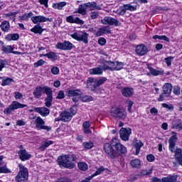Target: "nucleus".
<instances>
[{"label":"nucleus","mask_w":182,"mask_h":182,"mask_svg":"<svg viewBox=\"0 0 182 182\" xmlns=\"http://www.w3.org/2000/svg\"><path fill=\"white\" fill-rule=\"evenodd\" d=\"M0 28L3 32H8L9 29H11V25L9 24V22L8 21H4L1 25Z\"/></svg>","instance_id":"c756f323"},{"label":"nucleus","mask_w":182,"mask_h":182,"mask_svg":"<svg viewBox=\"0 0 182 182\" xmlns=\"http://www.w3.org/2000/svg\"><path fill=\"white\" fill-rule=\"evenodd\" d=\"M59 68L58 67H53L51 68V73L53 75H59Z\"/></svg>","instance_id":"338daca9"},{"label":"nucleus","mask_w":182,"mask_h":182,"mask_svg":"<svg viewBox=\"0 0 182 182\" xmlns=\"http://www.w3.org/2000/svg\"><path fill=\"white\" fill-rule=\"evenodd\" d=\"M172 129H176V130H182V121L181 119H177L176 123L173 125Z\"/></svg>","instance_id":"37998d69"},{"label":"nucleus","mask_w":182,"mask_h":182,"mask_svg":"<svg viewBox=\"0 0 182 182\" xmlns=\"http://www.w3.org/2000/svg\"><path fill=\"white\" fill-rule=\"evenodd\" d=\"M171 134H173V136H171L169 138L168 149L171 153L175 154H174L175 160L176 161H177L178 164H179V166H182V149L178 148L176 149V143H177V140H178L177 133L172 132Z\"/></svg>","instance_id":"f03ea898"},{"label":"nucleus","mask_w":182,"mask_h":182,"mask_svg":"<svg viewBox=\"0 0 182 182\" xmlns=\"http://www.w3.org/2000/svg\"><path fill=\"white\" fill-rule=\"evenodd\" d=\"M87 7H86V5L83 4L78 6L77 10L74 11V14H80V15L85 16L86 14H87Z\"/></svg>","instance_id":"4be33fe9"},{"label":"nucleus","mask_w":182,"mask_h":182,"mask_svg":"<svg viewBox=\"0 0 182 182\" xmlns=\"http://www.w3.org/2000/svg\"><path fill=\"white\" fill-rule=\"evenodd\" d=\"M173 59H174V57H173V56H169L168 58H164V60L168 67L171 66V62H172Z\"/></svg>","instance_id":"6e6d98bb"},{"label":"nucleus","mask_w":182,"mask_h":182,"mask_svg":"<svg viewBox=\"0 0 182 182\" xmlns=\"http://www.w3.org/2000/svg\"><path fill=\"white\" fill-rule=\"evenodd\" d=\"M153 173V169H149V170H142L141 171V176H150Z\"/></svg>","instance_id":"13d9d810"},{"label":"nucleus","mask_w":182,"mask_h":182,"mask_svg":"<svg viewBox=\"0 0 182 182\" xmlns=\"http://www.w3.org/2000/svg\"><path fill=\"white\" fill-rule=\"evenodd\" d=\"M101 23L103 25H109L110 26H120L122 25V23L119 20L110 16H105L101 20Z\"/></svg>","instance_id":"9d476101"},{"label":"nucleus","mask_w":182,"mask_h":182,"mask_svg":"<svg viewBox=\"0 0 182 182\" xmlns=\"http://www.w3.org/2000/svg\"><path fill=\"white\" fill-rule=\"evenodd\" d=\"M46 62L42 59L38 60L34 63V68H39V66H43Z\"/></svg>","instance_id":"5fc2aeb1"},{"label":"nucleus","mask_w":182,"mask_h":182,"mask_svg":"<svg viewBox=\"0 0 182 182\" xmlns=\"http://www.w3.org/2000/svg\"><path fill=\"white\" fill-rule=\"evenodd\" d=\"M107 80V78L103 77L102 78L95 80V82L100 86V85H104V83Z\"/></svg>","instance_id":"052dcab7"},{"label":"nucleus","mask_w":182,"mask_h":182,"mask_svg":"<svg viewBox=\"0 0 182 182\" xmlns=\"http://www.w3.org/2000/svg\"><path fill=\"white\" fill-rule=\"evenodd\" d=\"M134 146L136 149L135 156H139L140 149H141L142 146H144V144L141 141L136 140L134 142Z\"/></svg>","instance_id":"cd10ccee"},{"label":"nucleus","mask_w":182,"mask_h":182,"mask_svg":"<svg viewBox=\"0 0 182 182\" xmlns=\"http://www.w3.org/2000/svg\"><path fill=\"white\" fill-rule=\"evenodd\" d=\"M61 122H70L72 120L73 115L68 111H64L60 115Z\"/></svg>","instance_id":"aec40b11"},{"label":"nucleus","mask_w":182,"mask_h":182,"mask_svg":"<svg viewBox=\"0 0 182 182\" xmlns=\"http://www.w3.org/2000/svg\"><path fill=\"white\" fill-rule=\"evenodd\" d=\"M115 65L116 66L114 68V70H121V69H123V63L115 61Z\"/></svg>","instance_id":"3c124183"},{"label":"nucleus","mask_w":182,"mask_h":182,"mask_svg":"<svg viewBox=\"0 0 182 182\" xmlns=\"http://www.w3.org/2000/svg\"><path fill=\"white\" fill-rule=\"evenodd\" d=\"M105 170H106V168H105V167L101 166L99 168L97 169V171H95V173L91 176H93V177H95V176H99V174H102V173H103V171H105Z\"/></svg>","instance_id":"603ef678"},{"label":"nucleus","mask_w":182,"mask_h":182,"mask_svg":"<svg viewBox=\"0 0 182 182\" xmlns=\"http://www.w3.org/2000/svg\"><path fill=\"white\" fill-rule=\"evenodd\" d=\"M135 52L138 56H144L149 52V48L144 44H139L136 46Z\"/></svg>","instance_id":"2eb2a0df"},{"label":"nucleus","mask_w":182,"mask_h":182,"mask_svg":"<svg viewBox=\"0 0 182 182\" xmlns=\"http://www.w3.org/2000/svg\"><path fill=\"white\" fill-rule=\"evenodd\" d=\"M130 164L133 168H140L141 162L139 159H134L131 161Z\"/></svg>","instance_id":"a19ab883"},{"label":"nucleus","mask_w":182,"mask_h":182,"mask_svg":"<svg viewBox=\"0 0 182 182\" xmlns=\"http://www.w3.org/2000/svg\"><path fill=\"white\" fill-rule=\"evenodd\" d=\"M113 63L114 62L112 61L104 60L102 65V69H104V70H114Z\"/></svg>","instance_id":"412c9836"},{"label":"nucleus","mask_w":182,"mask_h":182,"mask_svg":"<svg viewBox=\"0 0 182 182\" xmlns=\"http://www.w3.org/2000/svg\"><path fill=\"white\" fill-rule=\"evenodd\" d=\"M34 110L36 113H39L41 116H43V117H46V116H49V113H50V110L45 107H35Z\"/></svg>","instance_id":"a211bd4d"},{"label":"nucleus","mask_w":182,"mask_h":182,"mask_svg":"<svg viewBox=\"0 0 182 182\" xmlns=\"http://www.w3.org/2000/svg\"><path fill=\"white\" fill-rule=\"evenodd\" d=\"M171 95L168 94L167 92H162V93L159 95V97L158 98V102H163L166 100V99H168Z\"/></svg>","instance_id":"ea45409f"},{"label":"nucleus","mask_w":182,"mask_h":182,"mask_svg":"<svg viewBox=\"0 0 182 182\" xmlns=\"http://www.w3.org/2000/svg\"><path fill=\"white\" fill-rule=\"evenodd\" d=\"M82 146L85 149L90 150V149H92L94 144L92 141H85L82 143Z\"/></svg>","instance_id":"09e8293b"},{"label":"nucleus","mask_w":182,"mask_h":182,"mask_svg":"<svg viewBox=\"0 0 182 182\" xmlns=\"http://www.w3.org/2000/svg\"><path fill=\"white\" fill-rule=\"evenodd\" d=\"M174 95H176V96H178L180 95V87L176 85L173 87V90Z\"/></svg>","instance_id":"774afa93"},{"label":"nucleus","mask_w":182,"mask_h":182,"mask_svg":"<svg viewBox=\"0 0 182 182\" xmlns=\"http://www.w3.org/2000/svg\"><path fill=\"white\" fill-rule=\"evenodd\" d=\"M5 39L9 42H11V41H18L19 39V34L18 33L8 34L6 36Z\"/></svg>","instance_id":"72a5a7b5"},{"label":"nucleus","mask_w":182,"mask_h":182,"mask_svg":"<svg viewBox=\"0 0 182 182\" xmlns=\"http://www.w3.org/2000/svg\"><path fill=\"white\" fill-rule=\"evenodd\" d=\"M90 19H97L99 18V11H92L90 13Z\"/></svg>","instance_id":"864d4df0"},{"label":"nucleus","mask_w":182,"mask_h":182,"mask_svg":"<svg viewBox=\"0 0 182 182\" xmlns=\"http://www.w3.org/2000/svg\"><path fill=\"white\" fill-rule=\"evenodd\" d=\"M85 4V6L87 7V9L88 8H95V6H96V2L95 1L86 3Z\"/></svg>","instance_id":"0e129e2a"},{"label":"nucleus","mask_w":182,"mask_h":182,"mask_svg":"<svg viewBox=\"0 0 182 182\" xmlns=\"http://www.w3.org/2000/svg\"><path fill=\"white\" fill-rule=\"evenodd\" d=\"M31 21L33 23L36 25L38 23H41L42 22H53V18H46L45 16H35L31 17Z\"/></svg>","instance_id":"ddd939ff"},{"label":"nucleus","mask_w":182,"mask_h":182,"mask_svg":"<svg viewBox=\"0 0 182 182\" xmlns=\"http://www.w3.org/2000/svg\"><path fill=\"white\" fill-rule=\"evenodd\" d=\"M51 144H53V141H46L44 143L40 146V150L43 151L47 147H49Z\"/></svg>","instance_id":"79ce46f5"},{"label":"nucleus","mask_w":182,"mask_h":182,"mask_svg":"<svg viewBox=\"0 0 182 182\" xmlns=\"http://www.w3.org/2000/svg\"><path fill=\"white\" fill-rule=\"evenodd\" d=\"M33 16V13L32 11H30L28 14H25L23 16L19 17L20 21H29Z\"/></svg>","instance_id":"4c0bfd02"},{"label":"nucleus","mask_w":182,"mask_h":182,"mask_svg":"<svg viewBox=\"0 0 182 182\" xmlns=\"http://www.w3.org/2000/svg\"><path fill=\"white\" fill-rule=\"evenodd\" d=\"M130 134H132V129L130 128H122L119 130V136L123 141H129Z\"/></svg>","instance_id":"4468645a"},{"label":"nucleus","mask_w":182,"mask_h":182,"mask_svg":"<svg viewBox=\"0 0 182 182\" xmlns=\"http://www.w3.org/2000/svg\"><path fill=\"white\" fill-rule=\"evenodd\" d=\"M110 114L112 117L118 119V120H124L127 117V112L126 109L122 107L112 108L110 110Z\"/></svg>","instance_id":"7ed1b4c3"},{"label":"nucleus","mask_w":182,"mask_h":182,"mask_svg":"<svg viewBox=\"0 0 182 182\" xmlns=\"http://www.w3.org/2000/svg\"><path fill=\"white\" fill-rule=\"evenodd\" d=\"M17 154H18V158L21 161H26V160H29V159L32 157V155L28 153L26 149H20L17 151Z\"/></svg>","instance_id":"dca6fc26"},{"label":"nucleus","mask_w":182,"mask_h":182,"mask_svg":"<svg viewBox=\"0 0 182 182\" xmlns=\"http://www.w3.org/2000/svg\"><path fill=\"white\" fill-rule=\"evenodd\" d=\"M35 123L36 129H39L40 130H46V132H50V130H52V127L45 125V121H43L41 117H36Z\"/></svg>","instance_id":"9b49d317"},{"label":"nucleus","mask_w":182,"mask_h":182,"mask_svg":"<svg viewBox=\"0 0 182 182\" xmlns=\"http://www.w3.org/2000/svg\"><path fill=\"white\" fill-rule=\"evenodd\" d=\"M111 144L114 147L115 153H118L119 156L120 154H126V153H127V148H126L124 145L120 144L119 139L113 138Z\"/></svg>","instance_id":"423d86ee"},{"label":"nucleus","mask_w":182,"mask_h":182,"mask_svg":"<svg viewBox=\"0 0 182 182\" xmlns=\"http://www.w3.org/2000/svg\"><path fill=\"white\" fill-rule=\"evenodd\" d=\"M14 47L12 46H3L1 48L3 53H12V50H14Z\"/></svg>","instance_id":"e433bc0d"},{"label":"nucleus","mask_w":182,"mask_h":182,"mask_svg":"<svg viewBox=\"0 0 182 182\" xmlns=\"http://www.w3.org/2000/svg\"><path fill=\"white\" fill-rule=\"evenodd\" d=\"M148 69L152 76H160L161 75H164V70L162 69L161 70H156L151 67H149Z\"/></svg>","instance_id":"393cba45"},{"label":"nucleus","mask_w":182,"mask_h":182,"mask_svg":"<svg viewBox=\"0 0 182 182\" xmlns=\"http://www.w3.org/2000/svg\"><path fill=\"white\" fill-rule=\"evenodd\" d=\"M112 31L110 28L107 27H103L101 28H99L98 31L96 32L95 35L96 36H102V35H104L105 33H110Z\"/></svg>","instance_id":"bb28decb"},{"label":"nucleus","mask_w":182,"mask_h":182,"mask_svg":"<svg viewBox=\"0 0 182 182\" xmlns=\"http://www.w3.org/2000/svg\"><path fill=\"white\" fill-rule=\"evenodd\" d=\"M90 75H102L103 74V68H91L89 70Z\"/></svg>","instance_id":"c85d7f7f"},{"label":"nucleus","mask_w":182,"mask_h":182,"mask_svg":"<svg viewBox=\"0 0 182 182\" xmlns=\"http://www.w3.org/2000/svg\"><path fill=\"white\" fill-rule=\"evenodd\" d=\"M92 92H95L96 93H99L100 92V85H98L96 82L94 83L92 87H90Z\"/></svg>","instance_id":"8fccbe9b"},{"label":"nucleus","mask_w":182,"mask_h":182,"mask_svg":"<svg viewBox=\"0 0 182 182\" xmlns=\"http://www.w3.org/2000/svg\"><path fill=\"white\" fill-rule=\"evenodd\" d=\"M96 83V80L93 77H89L87 80V86L90 89Z\"/></svg>","instance_id":"de8ad7c7"},{"label":"nucleus","mask_w":182,"mask_h":182,"mask_svg":"<svg viewBox=\"0 0 182 182\" xmlns=\"http://www.w3.org/2000/svg\"><path fill=\"white\" fill-rule=\"evenodd\" d=\"M93 100V97L90 95H85L82 97V102H92Z\"/></svg>","instance_id":"4d7b16f0"},{"label":"nucleus","mask_w":182,"mask_h":182,"mask_svg":"<svg viewBox=\"0 0 182 182\" xmlns=\"http://www.w3.org/2000/svg\"><path fill=\"white\" fill-rule=\"evenodd\" d=\"M153 39H159L160 41H164L165 42H170V38L166 36L156 35L153 36Z\"/></svg>","instance_id":"c03bdc74"},{"label":"nucleus","mask_w":182,"mask_h":182,"mask_svg":"<svg viewBox=\"0 0 182 182\" xmlns=\"http://www.w3.org/2000/svg\"><path fill=\"white\" fill-rule=\"evenodd\" d=\"M70 36L73 39H75L78 42H83L85 44L89 43V34L85 31L74 33L73 34H71Z\"/></svg>","instance_id":"6e6552de"},{"label":"nucleus","mask_w":182,"mask_h":182,"mask_svg":"<svg viewBox=\"0 0 182 182\" xmlns=\"http://www.w3.org/2000/svg\"><path fill=\"white\" fill-rule=\"evenodd\" d=\"M77 156L75 154H64L58 156L57 161L60 167L72 170L76 166ZM74 161V162H73Z\"/></svg>","instance_id":"f257e3e1"},{"label":"nucleus","mask_w":182,"mask_h":182,"mask_svg":"<svg viewBox=\"0 0 182 182\" xmlns=\"http://www.w3.org/2000/svg\"><path fill=\"white\" fill-rule=\"evenodd\" d=\"M19 167V172L16 175L15 178V181L16 182H25L28 181V177L29 173L28 172V168H26L22 164L18 165Z\"/></svg>","instance_id":"20e7f679"},{"label":"nucleus","mask_w":182,"mask_h":182,"mask_svg":"<svg viewBox=\"0 0 182 182\" xmlns=\"http://www.w3.org/2000/svg\"><path fill=\"white\" fill-rule=\"evenodd\" d=\"M42 92H43V87L37 86L34 90L33 95L36 99H39L42 97Z\"/></svg>","instance_id":"b1692460"},{"label":"nucleus","mask_w":182,"mask_h":182,"mask_svg":"<svg viewBox=\"0 0 182 182\" xmlns=\"http://www.w3.org/2000/svg\"><path fill=\"white\" fill-rule=\"evenodd\" d=\"M43 56H45L46 58H48V59H50V60L53 61L58 60V55H56V53L54 52H49L43 55Z\"/></svg>","instance_id":"f704fd0d"},{"label":"nucleus","mask_w":182,"mask_h":182,"mask_svg":"<svg viewBox=\"0 0 182 182\" xmlns=\"http://www.w3.org/2000/svg\"><path fill=\"white\" fill-rule=\"evenodd\" d=\"M173 90V85L171 83L166 82L162 87V92L164 93H168L171 95V91Z\"/></svg>","instance_id":"5701e85b"},{"label":"nucleus","mask_w":182,"mask_h":182,"mask_svg":"<svg viewBox=\"0 0 182 182\" xmlns=\"http://www.w3.org/2000/svg\"><path fill=\"white\" fill-rule=\"evenodd\" d=\"M55 48L60 50H72L75 48V46L70 41H65L63 43H58Z\"/></svg>","instance_id":"f8f14e48"},{"label":"nucleus","mask_w":182,"mask_h":182,"mask_svg":"<svg viewBox=\"0 0 182 182\" xmlns=\"http://www.w3.org/2000/svg\"><path fill=\"white\" fill-rule=\"evenodd\" d=\"M12 82H14V79L6 77V79L2 80L1 86H9Z\"/></svg>","instance_id":"a18cd8bd"},{"label":"nucleus","mask_w":182,"mask_h":182,"mask_svg":"<svg viewBox=\"0 0 182 182\" xmlns=\"http://www.w3.org/2000/svg\"><path fill=\"white\" fill-rule=\"evenodd\" d=\"M16 15H18V11L9 12L4 14V18H9L10 21L15 22V21H16Z\"/></svg>","instance_id":"473e14b6"},{"label":"nucleus","mask_w":182,"mask_h":182,"mask_svg":"<svg viewBox=\"0 0 182 182\" xmlns=\"http://www.w3.org/2000/svg\"><path fill=\"white\" fill-rule=\"evenodd\" d=\"M82 95L83 92L80 89L67 91V96H68V97H80Z\"/></svg>","instance_id":"6ab92c4d"},{"label":"nucleus","mask_w":182,"mask_h":182,"mask_svg":"<svg viewBox=\"0 0 182 182\" xmlns=\"http://www.w3.org/2000/svg\"><path fill=\"white\" fill-rule=\"evenodd\" d=\"M104 151H105L111 159H117V157H119V153L114 151L113 145L109 143H105L104 144Z\"/></svg>","instance_id":"1a4fd4ad"},{"label":"nucleus","mask_w":182,"mask_h":182,"mask_svg":"<svg viewBox=\"0 0 182 182\" xmlns=\"http://www.w3.org/2000/svg\"><path fill=\"white\" fill-rule=\"evenodd\" d=\"M124 6L125 8V11H131L132 12L137 9V6H132L130 4H124Z\"/></svg>","instance_id":"49530a36"},{"label":"nucleus","mask_w":182,"mask_h":182,"mask_svg":"<svg viewBox=\"0 0 182 182\" xmlns=\"http://www.w3.org/2000/svg\"><path fill=\"white\" fill-rule=\"evenodd\" d=\"M126 8L124 6H122L119 7V11L118 12V15L123 16L124 14H126Z\"/></svg>","instance_id":"680f3d73"},{"label":"nucleus","mask_w":182,"mask_h":182,"mask_svg":"<svg viewBox=\"0 0 182 182\" xmlns=\"http://www.w3.org/2000/svg\"><path fill=\"white\" fill-rule=\"evenodd\" d=\"M31 31L33 32V33H38L39 35H42V32H43V28H42V26H41L40 24H37L31 29Z\"/></svg>","instance_id":"c9c22d12"},{"label":"nucleus","mask_w":182,"mask_h":182,"mask_svg":"<svg viewBox=\"0 0 182 182\" xmlns=\"http://www.w3.org/2000/svg\"><path fill=\"white\" fill-rule=\"evenodd\" d=\"M177 175H171L168 177H163L161 178L162 182H176L177 181Z\"/></svg>","instance_id":"7c9ffc66"},{"label":"nucleus","mask_w":182,"mask_h":182,"mask_svg":"<svg viewBox=\"0 0 182 182\" xmlns=\"http://www.w3.org/2000/svg\"><path fill=\"white\" fill-rule=\"evenodd\" d=\"M14 97L16 100H18V99H22V97H23V95L19 92H15Z\"/></svg>","instance_id":"e2e57ef3"},{"label":"nucleus","mask_w":182,"mask_h":182,"mask_svg":"<svg viewBox=\"0 0 182 182\" xmlns=\"http://www.w3.org/2000/svg\"><path fill=\"white\" fill-rule=\"evenodd\" d=\"M56 99H65V92L63 90L59 91Z\"/></svg>","instance_id":"69168bd1"},{"label":"nucleus","mask_w":182,"mask_h":182,"mask_svg":"<svg viewBox=\"0 0 182 182\" xmlns=\"http://www.w3.org/2000/svg\"><path fill=\"white\" fill-rule=\"evenodd\" d=\"M122 95L124 97H130L133 95V89L131 87H125L122 90Z\"/></svg>","instance_id":"a878e982"},{"label":"nucleus","mask_w":182,"mask_h":182,"mask_svg":"<svg viewBox=\"0 0 182 182\" xmlns=\"http://www.w3.org/2000/svg\"><path fill=\"white\" fill-rule=\"evenodd\" d=\"M11 173V170L6 167V166L0 167V173Z\"/></svg>","instance_id":"bf43d9fd"},{"label":"nucleus","mask_w":182,"mask_h":182,"mask_svg":"<svg viewBox=\"0 0 182 182\" xmlns=\"http://www.w3.org/2000/svg\"><path fill=\"white\" fill-rule=\"evenodd\" d=\"M67 3L65 1H60L58 3L53 4V8L54 9H58L59 11L63 9V7L66 6Z\"/></svg>","instance_id":"2f4dec72"},{"label":"nucleus","mask_w":182,"mask_h":182,"mask_svg":"<svg viewBox=\"0 0 182 182\" xmlns=\"http://www.w3.org/2000/svg\"><path fill=\"white\" fill-rule=\"evenodd\" d=\"M66 22L69 23H77V25H84L85 21L80 19L79 17H73V16H69L66 17Z\"/></svg>","instance_id":"f3484780"},{"label":"nucleus","mask_w":182,"mask_h":182,"mask_svg":"<svg viewBox=\"0 0 182 182\" xmlns=\"http://www.w3.org/2000/svg\"><path fill=\"white\" fill-rule=\"evenodd\" d=\"M77 166L81 171H87V168H89V166L85 162H78Z\"/></svg>","instance_id":"58836bf2"},{"label":"nucleus","mask_w":182,"mask_h":182,"mask_svg":"<svg viewBox=\"0 0 182 182\" xmlns=\"http://www.w3.org/2000/svg\"><path fill=\"white\" fill-rule=\"evenodd\" d=\"M43 92L46 95V97L45 98V106L46 107H50L52 106V102L53 101V91L50 87L43 86Z\"/></svg>","instance_id":"39448f33"},{"label":"nucleus","mask_w":182,"mask_h":182,"mask_svg":"<svg viewBox=\"0 0 182 182\" xmlns=\"http://www.w3.org/2000/svg\"><path fill=\"white\" fill-rule=\"evenodd\" d=\"M23 107H28V105L25 104H21V102L18 101H13L11 104L4 109V114H11L14 110H18V109H23Z\"/></svg>","instance_id":"0eeeda50"}]
</instances>
